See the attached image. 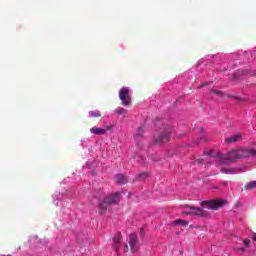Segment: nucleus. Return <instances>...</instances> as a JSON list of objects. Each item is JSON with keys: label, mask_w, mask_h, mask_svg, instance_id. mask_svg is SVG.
<instances>
[{"label": "nucleus", "mask_w": 256, "mask_h": 256, "mask_svg": "<svg viewBox=\"0 0 256 256\" xmlns=\"http://www.w3.org/2000/svg\"><path fill=\"white\" fill-rule=\"evenodd\" d=\"M149 177V173L143 172L137 176V181H145Z\"/></svg>", "instance_id": "obj_14"}, {"label": "nucleus", "mask_w": 256, "mask_h": 256, "mask_svg": "<svg viewBox=\"0 0 256 256\" xmlns=\"http://www.w3.org/2000/svg\"><path fill=\"white\" fill-rule=\"evenodd\" d=\"M128 243L132 253H137L139 251V247H141V245L139 244V237H137L136 234L129 235Z\"/></svg>", "instance_id": "obj_6"}, {"label": "nucleus", "mask_w": 256, "mask_h": 256, "mask_svg": "<svg viewBox=\"0 0 256 256\" xmlns=\"http://www.w3.org/2000/svg\"><path fill=\"white\" fill-rule=\"evenodd\" d=\"M200 87H207V83L202 84Z\"/></svg>", "instance_id": "obj_26"}, {"label": "nucleus", "mask_w": 256, "mask_h": 256, "mask_svg": "<svg viewBox=\"0 0 256 256\" xmlns=\"http://www.w3.org/2000/svg\"><path fill=\"white\" fill-rule=\"evenodd\" d=\"M204 155H209L210 157L213 156V155L211 154V151L204 152Z\"/></svg>", "instance_id": "obj_24"}, {"label": "nucleus", "mask_w": 256, "mask_h": 256, "mask_svg": "<svg viewBox=\"0 0 256 256\" xmlns=\"http://www.w3.org/2000/svg\"><path fill=\"white\" fill-rule=\"evenodd\" d=\"M247 157H256V149L238 148L232 150L230 153L220 156L219 165H229L235 163L237 159H247Z\"/></svg>", "instance_id": "obj_1"}, {"label": "nucleus", "mask_w": 256, "mask_h": 256, "mask_svg": "<svg viewBox=\"0 0 256 256\" xmlns=\"http://www.w3.org/2000/svg\"><path fill=\"white\" fill-rule=\"evenodd\" d=\"M115 113H117L118 115H125L127 113V110H125V108H123V107H118L115 110Z\"/></svg>", "instance_id": "obj_16"}, {"label": "nucleus", "mask_w": 256, "mask_h": 256, "mask_svg": "<svg viewBox=\"0 0 256 256\" xmlns=\"http://www.w3.org/2000/svg\"><path fill=\"white\" fill-rule=\"evenodd\" d=\"M121 201V193L112 192L106 195L103 200H100L98 203V207L100 210V215H105L108 209L111 208V205H119Z\"/></svg>", "instance_id": "obj_2"}, {"label": "nucleus", "mask_w": 256, "mask_h": 256, "mask_svg": "<svg viewBox=\"0 0 256 256\" xmlns=\"http://www.w3.org/2000/svg\"><path fill=\"white\" fill-rule=\"evenodd\" d=\"M256 187V181H252V182H249L246 186H245V189L246 191H249L251 189H255Z\"/></svg>", "instance_id": "obj_15"}, {"label": "nucleus", "mask_w": 256, "mask_h": 256, "mask_svg": "<svg viewBox=\"0 0 256 256\" xmlns=\"http://www.w3.org/2000/svg\"><path fill=\"white\" fill-rule=\"evenodd\" d=\"M227 203L225 200H205L200 203L201 207L204 209H212L217 211V209H221Z\"/></svg>", "instance_id": "obj_4"}, {"label": "nucleus", "mask_w": 256, "mask_h": 256, "mask_svg": "<svg viewBox=\"0 0 256 256\" xmlns=\"http://www.w3.org/2000/svg\"><path fill=\"white\" fill-rule=\"evenodd\" d=\"M249 243H251V240H244V245L246 246V247H249Z\"/></svg>", "instance_id": "obj_21"}, {"label": "nucleus", "mask_w": 256, "mask_h": 256, "mask_svg": "<svg viewBox=\"0 0 256 256\" xmlns=\"http://www.w3.org/2000/svg\"><path fill=\"white\" fill-rule=\"evenodd\" d=\"M221 173H224L225 175H233L237 173V169L224 167L221 168Z\"/></svg>", "instance_id": "obj_12"}, {"label": "nucleus", "mask_w": 256, "mask_h": 256, "mask_svg": "<svg viewBox=\"0 0 256 256\" xmlns=\"http://www.w3.org/2000/svg\"><path fill=\"white\" fill-rule=\"evenodd\" d=\"M119 99L124 107H129L131 105V91L127 87L121 88L119 90Z\"/></svg>", "instance_id": "obj_5"}, {"label": "nucleus", "mask_w": 256, "mask_h": 256, "mask_svg": "<svg viewBox=\"0 0 256 256\" xmlns=\"http://www.w3.org/2000/svg\"><path fill=\"white\" fill-rule=\"evenodd\" d=\"M173 227H175L176 225H180V227H187V225H189V221L187 220H175L172 222Z\"/></svg>", "instance_id": "obj_11"}, {"label": "nucleus", "mask_w": 256, "mask_h": 256, "mask_svg": "<svg viewBox=\"0 0 256 256\" xmlns=\"http://www.w3.org/2000/svg\"><path fill=\"white\" fill-rule=\"evenodd\" d=\"M90 117H101V113L99 111H90Z\"/></svg>", "instance_id": "obj_17"}, {"label": "nucleus", "mask_w": 256, "mask_h": 256, "mask_svg": "<svg viewBox=\"0 0 256 256\" xmlns=\"http://www.w3.org/2000/svg\"><path fill=\"white\" fill-rule=\"evenodd\" d=\"M144 230H143V228H141V230H140V237H141V239H143V235H144Z\"/></svg>", "instance_id": "obj_23"}, {"label": "nucleus", "mask_w": 256, "mask_h": 256, "mask_svg": "<svg viewBox=\"0 0 256 256\" xmlns=\"http://www.w3.org/2000/svg\"><path fill=\"white\" fill-rule=\"evenodd\" d=\"M121 241H123V235L121 232H119L114 238H113V249L116 251L117 254H119V249H121Z\"/></svg>", "instance_id": "obj_7"}, {"label": "nucleus", "mask_w": 256, "mask_h": 256, "mask_svg": "<svg viewBox=\"0 0 256 256\" xmlns=\"http://www.w3.org/2000/svg\"><path fill=\"white\" fill-rule=\"evenodd\" d=\"M186 207L188 209H190V211L188 212H182V215H194L196 217H210L209 211L199 208V207H195L193 205H186Z\"/></svg>", "instance_id": "obj_3"}, {"label": "nucleus", "mask_w": 256, "mask_h": 256, "mask_svg": "<svg viewBox=\"0 0 256 256\" xmlns=\"http://www.w3.org/2000/svg\"><path fill=\"white\" fill-rule=\"evenodd\" d=\"M169 139H171V136L169 135V132L160 134L158 138L155 139V142L157 145H164V143H168Z\"/></svg>", "instance_id": "obj_8"}, {"label": "nucleus", "mask_w": 256, "mask_h": 256, "mask_svg": "<svg viewBox=\"0 0 256 256\" xmlns=\"http://www.w3.org/2000/svg\"><path fill=\"white\" fill-rule=\"evenodd\" d=\"M241 139V135L236 134L227 138L226 143H237Z\"/></svg>", "instance_id": "obj_13"}, {"label": "nucleus", "mask_w": 256, "mask_h": 256, "mask_svg": "<svg viewBox=\"0 0 256 256\" xmlns=\"http://www.w3.org/2000/svg\"><path fill=\"white\" fill-rule=\"evenodd\" d=\"M124 251H125V253H127V251H129V246L127 244H124Z\"/></svg>", "instance_id": "obj_22"}, {"label": "nucleus", "mask_w": 256, "mask_h": 256, "mask_svg": "<svg viewBox=\"0 0 256 256\" xmlns=\"http://www.w3.org/2000/svg\"><path fill=\"white\" fill-rule=\"evenodd\" d=\"M140 137H143V127H139L136 134V139H139Z\"/></svg>", "instance_id": "obj_18"}, {"label": "nucleus", "mask_w": 256, "mask_h": 256, "mask_svg": "<svg viewBox=\"0 0 256 256\" xmlns=\"http://www.w3.org/2000/svg\"><path fill=\"white\" fill-rule=\"evenodd\" d=\"M237 251H245V248H237Z\"/></svg>", "instance_id": "obj_25"}, {"label": "nucleus", "mask_w": 256, "mask_h": 256, "mask_svg": "<svg viewBox=\"0 0 256 256\" xmlns=\"http://www.w3.org/2000/svg\"><path fill=\"white\" fill-rule=\"evenodd\" d=\"M115 179L118 185H127L129 182V178L123 174H117Z\"/></svg>", "instance_id": "obj_10"}, {"label": "nucleus", "mask_w": 256, "mask_h": 256, "mask_svg": "<svg viewBox=\"0 0 256 256\" xmlns=\"http://www.w3.org/2000/svg\"><path fill=\"white\" fill-rule=\"evenodd\" d=\"M211 93H214V95H223V92L219 90H211Z\"/></svg>", "instance_id": "obj_20"}, {"label": "nucleus", "mask_w": 256, "mask_h": 256, "mask_svg": "<svg viewBox=\"0 0 256 256\" xmlns=\"http://www.w3.org/2000/svg\"><path fill=\"white\" fill-rule=\"evenodd\" d=\"M194 165H203V159H197L194 161Z\"/></svg>", "instance_id": "obj_19"}, {"label": "nucleus", "mask_w": 256, "mask_h": 256, "mask_svg": "<svg viewBox=\"0 0 256 256\" xmlns=\"http://www.w3.org/2000/svg\"><path fill=\"white\" fill-rule=\"evenodd\" d=\"M254 241H256V234H254V238H253Z\"/></svg>", "instance_id": "obj_27"}, {"label": "nucleus", "mask_w": 256, "mask_h": 256, "mask_svg": "<svg viewBox=\"0 0 256 256\" xmlns=\"http://www.w3.org/2000/svg\"><path fill=\"white\" fill-rule=\"evenodd\" d=\"M111 129H113L112 126H108L106 130L99 127H93L90 129V133H92L93 135H105V133H107V131H111Z\"/></svg>", "instance_id": "obj_9"}]
</instances>
